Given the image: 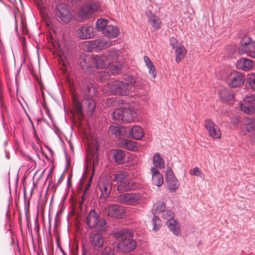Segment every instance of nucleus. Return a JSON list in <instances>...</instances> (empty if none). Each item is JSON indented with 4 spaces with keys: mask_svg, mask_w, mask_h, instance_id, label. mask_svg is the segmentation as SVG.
Here are the masks:
<instances>
[{
    "mask_svg": "<svg viewBox=\"0 0 255 255\" xmlns=\"http://www.w3.org/2000/svg\"><path fill=\"white\" fill-rule=\"evenodd\" d=\"M115 237L117 240L121 241L117 247L123 252H129L136 246V243L132 238V234L128 230L124 229L118 231L115 233Z\"/></svg>",
    "mask_w": 255,
    "mask_h": 255,
    "instance_id": "f257e3e1",
    "label": "nucleus"
},
{
    "mask_svg": "<svg viewBox=\"0 0 255 255\" xmlns=\"http://www.w3.org/2000/svg\"><path fill=\"white\" fill-rule=\"evenodd\" d=\"M129 78L130 79L129 83L127 82L115 81L108 83L107 87L111 93L121 96L128 95L132 91L133 84L135 83V80L132 77H129Z\"/></svg>",
    "mask_w": 255,
    "mask_h": 255,
    "instance_id": "f03ea898",
    "label": "nucleus"
},
{
    "mask_svg": "<svg viewBox=\"0 0 255 255\" xmlns=\"http://www.w3.org/2000/svg\"><path fill=\"white\" fill-rule=\"evenodd\" d=\"M118 57V51L115 49H110L103 55L92 57L91 62L98 69L106 68L117 61Z\"/></svg>",
    "mask_w": 255,
    "mask_h": 255,
    "instance_id": "7ed1b4c3",
    "label": "nucleus"
},
{
    "mask_svg": "<svg viewBox=\"0 0 255 255\" xmlns=\"http://www.w3.org/2000/svg\"><path fill=\"white\" fill-rule=\"evenodd\" d=\"M85 98L82 100V104L84 111L89 116H91L95 110L96 104L94 97L96 95V90L91 83L86 84V88L84 90Z\"/></svg>",
    "mask_w": 255,
    "mask_h": 255,
    "instance_id": "20e7f679",
    "label": "nucleus"
},
{
    "mask_svg": "<svg viewBox=\"0 0 255 255\" xmlns=\"http://www.w3.org/2000/svg\"><path fill=\"white\" fill-rule=\"evenodd\" d=\"M85 222L89 228H94L100 233L105 232L107 228L106 220L100 217L95 210H91L86 218Z\"/></svg>",
    "mask_w": 255,
    "mask_h": 255,
    "instance_id": "39448f33",
    "label": "nucleus"
},
{
    "mask_svg": "<svg viewBox=\"0 0 255 255\" xmlns=\"http://www.w3.org/2000/svg\"><path fill=\"white\" fill-rule=\"evenodd\" d=\"M136 117V113L133 109L128 107H123L115 110L112 113V119L124 123H131Z\"/></svg>",
    "mask_w": 255,
    "mask_h": 255,
    "instance_id": "423d86ee",
    "label": "nucleus"
},
{
    "mask_svg": "<svg viewBox=\"0 0 255 255\" xmlns=\"http://www.w3.org/2000/svg\"><path fill=\"white\" fill-rule=\"evenodd\" d=\"M240 54H247L248 56L255 58V42L248 36H245L241 41L238 48Z\"/></svg>",
    "mask_w": 255,
    "mask_h": 255,
    "instance_id": "0eeeda50",
    "label": "nucleus"
},
{
    "mask_svg": "<svg viewBox=\"0 0 255 255\" xmlns=\"http://www.w3.org/2000/svg\"><path fill=\"white\" fill-rule=\"evenodd\" d=\"M140 198L139 193H128L119 195L118 200L119 203L125 205H135L139 203Z\"/></svg>",
    "mask_w": 255,
    "mask_h": 255,
    "instance_id": "6e6552de",
    "label": "nucleus"
},
{
    "mask_svg": "<svg viewBox=\"0 0 255 255\" xmlns=\"http://www.w3.org/2000/svg\"><path fill=\"white\" fill-rule=\"evenodd\" d=\"M255 92L252 94L247 95L244 99V103L240 104V108L242 111L247 114H252L255 112Z\"/></svg>",
    "mask_w": 255,
    "mask_h": 255,
    "instance_id": "1a4fd4ad",
    "label": "nucleus"
},
{
    "mask_svg": "<svg viewBox=\"0 0 255 255\" xmlns=\"http://www.w3.org/2000/svg\"><path fill=\"white\" fill-rule=\"evenodd\" d=\"M56 15L64 22L68 23L72 18V14L67 5L59 3L56 8Z\"/></svg>",
    "mask_w": 255,
    "mask_h": 255,
    "instance_id": "9d476101",
    "label": "nucleus"
},
{
    "mask_svg": "<svg viewBox=\"0 0 255 255\" xmlns=\"http://www.w3.org/2000/svg\"><path fill=\"white\" fill-rule=\"evenodd\" d=\"M99 4L97 2H90L82 6L78 12V16L82 19L88 18L99 8Z\"/></svg>",
    "mask_w": 255,
    "mask_h": 255,
    "instance_id": "9b49d317",
    "label": "nucleus"
},
{
    "mask_svg": "<svg viewBox=\"0 0 255 255\" xmlns=\"http://www.w3.org/2000/svg\"><path fill=\"white\" fill-rule=\"evenodd\" d=\"M205 127L208 134L213 139H220L221 137L222 133L217 125L212 121L207 119L205 121Z\"/></svg>",
    "mask_w": 255,
    "mask_h": 255,
    "instance_id": "f8f14e48",
    "label": "nucleus"
},
{
    "mask_svg": "<svg viewBox=\"0 0 255 255\" xmlns=\"http://www.w3.org/2000/svg\"><path fill=\"white\" fill-rule=\"evenodd\" d=\"M108 216L114 218L121 219L124 215V207L116 204H110L106 209Z\"/></svg>",
    "mask_w": 255,
    "mask_h": 255,
    "instance_id": "ddd939ff",
    "label": "nucleus"
},
{
    "mask_svg": "<svg viewBox=\"0 0 255 255\" xmlns=\"http://www.w3.org/2000/svg\"><path fill=\"white\" fill-rule=\"evenodd\" d=\"M165 180L167 184L168 189L172 191H175L179 187V183L174 175L172 169L167 168L165 173Z\"/></svg>",
    "mask_w": 255,
    "mask_h": 255,
    "instance_id": "4468645a",
    "label": "nucleus"
},
{
    "mask_svg": "<svg viewBox=\"0 0 255 255\" xmlns=\"http://www.w3.org/2000/svg\"><path fill=\"white\" fill-rule=\"evenodd\" d=\"M89 44L92 49L99 51L110 47L112 42L107 39H98L91 41Z\"/></svg>",
    "mask_w": 255,
    "mask_h": 255,
    "instance_id": "2eb2a0df",
    "label": "nucleus"
},
{
    "mask_svg": "<svg viewBox=\"0 0 255 255\" xmlns=\"http://www.w3.org/2000/svg\"><path fill=\"white\" fill-rule=\"evenodd\" d=\"M99 189L101 191V197L105 199L110 193L112 190V183L108 179H101L99 183Z\"/></svg>",
    "mask_w": 255,
    "mask_h": 255,
    "instance_id": "dca6fc26",
    "label": "nucleus"
},
{
    "mask_svg": "<svg viewBox=\"0 0 255 255\" xmlns=\"http://www.w3.org/2000/svg\"><path fill=\"white\" fill-rule=\"evenodd\" d=\"M77 34L81 39L91 38L94 35V28L89 25H84L77 30Z\"/></svg>",
    "mask_w": 255,
    "mask_h": 255,
    "instance_id": "f3484780",
    "label": "nucleus"
},
{
    "mask_svg": "<svg viewBox=\"0 0 255 255\" xmlns=\"http://www.w3.org/2000/svg\"><path fill=\"white\" fill-rule=\"evenodd\" d=\"M244 83V75L240 73H235L232 74L229 81V85L234 88L239 87Z\"/></svg>",
    "mask_w": 255,
    "mask_h": 255,
    "instance_id": "a211bd4d",
    "label": "nucleus"
},
{
    "mask_svg": "<svg viewBox=\"0 0 255 255\" xmlns=\"http://www.w3.org/2000/svg\"><path fill=\"white\" fill-rule=\"evenodd\" d=\"M255 62L251 59L246 58H241L237 62V67L244 71L250 70L253 67Z\"/></svg>",
    "mask_w": 255,
    "mask_h": 255,
    "instance_id": "6ab92c4d",
    "label": "nucleus"
},
{
    "mask_svg": "<svg viewBox=\"0 0 255 255\" xmlns=\"http://www.w3.org/2000/svg\"><path fill=\"white\" fill-rule=\"evenodd\" d=\"M146 16L148 22L151 24L153 28L155 29H159L162 25V22L160 18L152 13L150 11L146 12Z\"/></svg>",
    "mask_w": 255,
    "mask_h": 255,
    "instance_id": "aec40b11",
    "label": "nucleus"
},
{
    "mask_svg": "<svg viewBox=\"0 0 255 255\" xmlns=\"http://www.w3.org/2000/svg\"><path fill=\"white\" fill-rule=\"evenodd\" d=\"M89 240L95 249L101 248L104 244L103 238L102 235L99 233H91Z\"/></svg>",
    "mask_w": 255,
    "mask_h": 255,
    "instance_id": "412c9836",
    "label": "nucleus"
},
{
    "mask_svg": "<svg viewBox=\"0 0 255 255\" xmlns=\"http://www.w3.org/2000/svg\"><path fill=\"white\" fill-rule=\"evenodd\" d=\"M152 173V182L153 184L160 187L163 183V178L158 170L154 167L151 168Z\"/></svg>",
    "mask_w": 255,
    "mask_h": 255,
    "instance_id": "4be33fe9",
    "label": "nucleus"
},
{
    "mask_svg": "<svg viewBox=\"0 0 255 255\" xmlns=\"http://www.w3.org/2000/svg\"><path fill=\"white\" fill-rule=\"evenodd\" d=\"M92 58L88 56H81L79 60V63L81 68L88 72H92V67L93 64L91 62Z\"/></svg>",
    "mask_w": 255,
    "mask_h": 255,
    "instance_id": "5701e85b",
    "label": "nucleus"
},
{
    "mask_svg": "<svg viewBox=\"0 0 255 255\" xmlns=\"http://www.w3.org/2000/svg\"><path fill=\"white\" fill-rule=\"evenodd\" d=\"M135 188V183L132 180L126 179L117 186V190L119 192H124L132 190Z\"/></svg>",
    "mask_w": 255,
    "mask_h": 255,
    "instance_id": "b1692460",
    "label": "nucleus"
},
{
    "mask_svg": "<svg viewBox=\"0 0 255 255\" xmlns=\"http://www.w3.org/2000/svg\"><path fill=\"white\" fill-rule=\"evenodd\" d=\"M127 135L129 137L139 140L143 136L144 132L141 127L134 126L132 128H129V131L128 133H127Z\"/></svg>",
    "mask_w": 255,
    "mask_h": 255,
    "instance_id": "393cba45",
    "label": "nucleus"
},
{
    "mask_svg": "<svg viewBox=\"0 0 255 255\" xmlns=\"http://www.w3.org/2000/svg\"><path fill=\"white\" fill-rule=\"evenodd\" d=\"M109 132L115 137H119L121 136H127L126 128L119 125H112L109 128Z\"/></svg>",
    "mask_w": 255,
    "mask_h": 255,
    "instance_id": "a878e982",
    "label": "nucleus"
},
{
    "mask_svg": "<svg viewBox=\"0 0 255 255\" xmlns=\"http://www.w3.org/2000/svg\"><path fill=\"white\" fill-rule=\"evenodd\" d=\"M166 225L169 230L176 236H181L180 225L178 222L175 220H171L166 221Z\"/></svg>",
    "mask_w": 255,
    "mask_h": 255,
    "instance_id": "bb28decb",
    "label": "nucleus"
},
{
    "mask_svg": "<svg viewBox=\"0 0 255 255\" xmlns=\"http://www.w3.org/2000/svg\"><path fill=\"white\" fill-rule=\"evenodd\" d=\"M103 34L109 38H115L119 35V30L117 26L109 25L103 30Z\"/></svg>",
    "mask_w": 255,
    "mask_h": 255,
    "instance_id": "cd10ccee",
    "label": "nucleus"
},
{
    "mask_svg": "<svg viewBox=\"0 0 255 255\" xmlns=\"http://www.w3.org/2000/svg\"><path fill=\"white\" fill-rule=\"evenodd\" d=\"M113 156L115 162L120 164L125 162L127 160L125 152L121 149L115 150Z\"/></svg>",
    "mask_w": 255,
    "mask_h": 255,
    "instance_id": "c85d7f7f",
    "label": "nucleus"
},
{
    "mask_svg": "<svg viewBox=\"0 0 255 255\" xmlns=\"http://www.w3.org/2000/svg\"><path fill=\"white\" fill-rule=\"evenodd\" d=\"M176 53V61L179 63L185 57L186 50L184 46L182 44L177 45L175 48Z\"/></svg>",
    "mask_w": 255,
    "mask_h": 255,
    "instance_id": "c756f323",
    "label": "nucleus"
},
{
    "mask_svg": "<svg viewBox=\"0 0 255 255\" xmlns=\"http://www.w3.org/2000/svg\"><path fill=\"white\" fill-rule=\"evenodd\" d=\"M153 163L156 168L162 169L165 167V162L159 153H156L153 156Z\"/></svg>",
    "mask_w": 255,
    "mask_h": 255,
    "instance_id": "7c9ffc66",
    "label": "nucleus"
},
{
    "mask_svg": "<svg viewBox=\"0 0 255 255\" xmlns=\"http://www.w3.org/2000/svg\"><path fill=\"white\" fill-rule=\"evenodd\" d=\"M219 96L224 101L229 102L234 98L232 92L227 89H224L219 92Z\"/></svg>",
    "mask_w": 255,
    "mask_h": 255,
    "instance_id": "2f4dec72",
    "label": "nucleus"
},
{
    "mask_svg": "<svg viewBox=\"0 0 255 255\" xmlns=\"http://www.w3.org/2000/svg\"><path fill=\"white\" fill-rule=\"evenodd\" d=\"M245 129L248 132L253 130L255 128V119L247 118L245 121Z\"/></svg>",
    "mask_w": 255,
    "mask_h": 255,
    "instance_id": "473e14b6",
    "label": "nucleus"
},
{
    "mask_svg": "<svg viewBox=\"0 0 255 255\" xmlns=\"http://www.w3.org/2000/svg\"><path fill=\"white\" fill-rule=\"evenodd\" d=\"M56 53L62 61H68L71 57V54L67 50L60 49L59 51H56Z\"/></svg>",
    "mask_w": 255,
    "mask_h": 255,
    "instance_id": "72a5a7b5",
    "label": "nucleus"
},
{
    "mask_svg": "<svg viewBox=\"0 0 255 255\" xmlns=\"http://www.w3.org/2000/svg\"><path fill=\"white\" fill-rule=\"evenodd\" d=\"M122 146L127 149L133 150L135 148V142L130 140L123 139L121 142Z\"/></svg>",
    "mask_w": 255,
    "mask_h": 255,
    "instance_id": "f704fd0d",
    "label": "nucleus"
},
{
    "mask_svg": "<svg viewBox=\"0 0 255 255\" xmlns=\"http://www.w3.org/2000/svg\"><path fill=\"white\" fill-rule=\"evenodd\" d=\"M122 104H123V100L115 97L108 99L106 103L107 106L112 107H117Z\"/></svg>",
    "mask_w": 255,
    "mask_h": 255,
    "instance_id": "c9c22d12",
    "label": "nucleus"
},
{
    "mask_svg": "<svg viewBox=\"0 0 255 255\" xmlns=\"http://www.w3.org/2000/svg\"><path fill=\"white\" fill-rule=\"evenodd\" d=\"M115 181L121 183L126 180L128 177V174L123 171H118L114 175Z\"/></svg>",
    "mask_w": 255,
    "mask_h": 255,
    "instance_id": "e433bc0d",
    "label": "nucleus"
},
{
    "mask_svg": "<svg viewBox=\"0 0 255 255\" xmlns=\"http://www.w3.org/2000/svg\"><path fill=\"white\" fill-rule=\"evenodd\" d=\"M165 204L163 202H158L154 205V210L156 214H161L165 210Z\"/></svg>",
    "mask_w": 255,
    "mask_h": 255,
    "instance_id": "4c0bfd02",
    "label": "nucleus"
},
{
    "mask_svg": "<svg viewBox=\"0 0 255 255\" xmlns=\"http://www.w3.org/2000/svg\"><path fill=\"white\" fill-rule=\"evenodd\" d=\"M108 21L105 19H99L96 22V26L98 30L102 31L106 29V27L108 26Z\"/></svg>",
    "mask_w": 255,
    "mask_h": 255,
    "instance_id": "58836bf2",
    "label": "nucleus"
},
{
    "mask_svg": "<svg viewBox=\"0 0 255 255\" xmlns=\"http://www.w3.org/2000/svg\"><path fill=\"white\" fill-rule=\"evenodd\" d=\"M161 218L167 220V221H169V220H173V218L174 217V213L170 209L165 210L161 214Z\"/></svg>",
    "mask_w": 255,
    "mask_h": 255,
    "instance_id": "ea45409f",
    "label": "nucleus"
},
{
    "mask_svg": "<svg viewBox=\"0 0 255 255\" xmlns=\"http://www.w3.org/2000/svg\"><path fill=\"white\" fill-rule=\"evenodd\" d=\"M98 76L101 82H105L110 79V74L108 71L100 72Z\"/></svg>",
    "mask_w": 255,
    "mask_h": 255,
    "instance_id": "a19ab883",
    "label": "nucleus"
},
{
    "mask_svg": "<svg viewBox=\"0 0 255 255\" xmlns=\"http://www.w3.org/2000/svg\"><path fill=\"white\" fill-rule=\"evenodd\" d=\"M152 223L153 225V229L154 231L158 230L160 228L161 225V220L160 218L157 216H154L153 217L152 220Z\"/></svg>",
    "mask_w": 255,
    "mask_h": 255,
    "instance_id": "79ce46f5",
    "label": "nucleus"
},
{
    "mask_svg": "<svg viewBox=\"0 0 255 255\" xmlns=\"http://www.w3.org/2000/svg\"><path fill=\"white\" fill-rule=\"evenodd\" d=\"M74 109L78 114L82 116L83 112L84 110L82 102L80 103L79 102L75 101L74 102Z\"/></svg>",
    "mask_w": 255,
    "mask_h": 255,
    "instance_id": "37998d69",
    "label": "nucleus"
},
{
    "mask_svg": "<svg viewBox=\"0 0 255 255\" xmlns=\"http://www.w3.org/2000/svg\"><path fill=\"white\" fill-rule=\"evenodd\" d=\"M189 173L191 175H195L199 177L202 176V173L198 167H194L189 171Z\"/></svg>",
    "mask_w": 255,
    "mask_h": 255,
    "instance_id": "c03bdc74",
    "label": "nucleus"
},
{
    "mask_svg": "<svg viewBox=\"0 0 255 255\" xmlns=\"http://www.w3.org/2000/svg\"><path fill=\"white\" fill-rule=\"evenodd\" d=\"M249 84L252 89H255V74H252L249 76Z\"/></svg>",
    "mask_w": 255,
    "mask_h": 255,
    "instance_id": "a18cd8bd",
    "label": "nucleus"
},
{
    "mask_svg": "<svg viewBox=\"0 0 255 255\" xmlns=\"http://www.w3.org/2000/svg\"><path fill=\"white\" fill-rule=\"evenodd\" d=\"M149 73L152 75L153 78H155L156 76V72L155 68L153 64L147 67Z\"/></svg>",
    "mask_w": 255,
    "mask_h": 255,
    "instance_id": "49530a36",
    "label": "nucleus"
},
{
    "mask_svg": "<svg viewBox=\"0 0 255 255\" xmlns=\"http://www.w3.org/2000/svg\"><path fill=\"white\" fill-rule=\"evenodd\" d=\"M120 70H121V69H120V66H116V65H115L114 67H111V69H110L111 72L113 75H115V74L119 73V72L120 71Z\"/></svg>",
    "mask_w": 255,
    "mask_h": 255,
    "instance_id": "de8ad7c7",
    "label": "nucleus"
},
{
    "mask_svg": "<svg viewBox=\"0 0 255 255\" xmlns=\"http://www.w3.org/2000/svg\"><path fill=\"white\" fill-rule=\"evenodd\" d=\"M170 44L172 47L173 49L176 48L177 45L180 44L178 43L177 40L174 37H171L170 39Z\"/></svg>",
    "mask_w": 255,
    "mask_h": 255,
    "instance_id": "09e8293b",
    "label": "nucleus"
},
{
    "mask_svg": "<svg viewBox=\"0 0 255 255\" xmlns=\"http://www.w3.org/2000/svg\"><path fill=\"white\" fill-rule=\"evenodd\" d=\"M144 61L145 63V65L147 67L153 64L151 60L149 58V57L147 56H144Z\"/></svg>",
    "mask_w": 255,
    "mask_h": 255,
    "instance_id": "8fccbe9b",
    "label": "nucleus"
},
{
    "mask_svg": "<svg viewBox=\"0 0 255 255\" xmlns=\"http://www.w3.org/2000/svg\"><path fill=\"white\" fill-rule=\"evenodd\" d=\"M239 122V118L237 116H235L231 120V123L234 125H237Z\"/></svg>",
    "mask_w": 255,
    "mask_h": 255,
    "instance_id": "3c124183",
    "label": "nucleus"
},
{
    "mask_svg": "<svg viewBox=\"0 0 255 255\" xmlns=\"http://www.w3.org/2000/svg\"><path fill=\"white\" fill-rule=\"evenodd\" d=\"M82 255H90L88 251L84 250L82 252Z\"/></svg>",
    "mask_w": 255,
    "mask_h": 255,
    "instance_id": "603ef678",
    "label": "nucleus"
},
{
    "mask_svg": "<svg viewBox=\"0 0 255 255\" xmlns=\"http://www.w3.org/2000/svg\"><path fill=\"white\" fill-rule=\"evenodd\" d=\"M251 139L253 142H254L255 144V133L251 136Z\"/></svg>",
    "mask_w": 255,
    "mask_h": 255,
    "instance_id": "864d4df0",
    "label": "nucleus"
}]
</instances>
